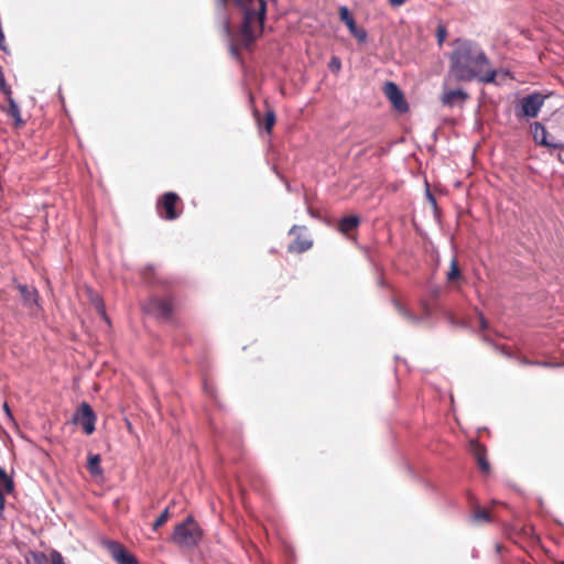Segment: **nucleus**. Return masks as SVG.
Segmentation results:
<instances>
[{
	"mask_svg": "<svg viewBox=\"0 0 564 564\" xmlns=\"http://www.w3.org/2000/svg\"><path fill=\"white\" fill-rule=\"evenodd\" d=\"M394 306L398 313L409 323L416 325L420 323V317L413 314L410 310H408L402 303L399 301H394Z\"/></svg>",
	"mask_w": 564,
	"mask_h": 564,
	"instance_id": "obj_20",
	"label": "nucleus"
},
{
	"mask_svg": "<svg viewBox=\"0 0 564 564\" xmlns=\"http://www.w3.org/2000/svg\"><path fill=\"white\" fill-rule=\"evenodd\" d=\"M14 484L12 478L7 474V471L0 467V510L4 508L6 494H11L13 491Z\"/></svg>",
	"mask_w": 564,
	"mask_h": 564,
	"instance_id": "obj_15",
	"label": "nucleus"
},
{
	"mask_svg": "<svg viewBox=\"0 0 564 564\" xmlns=\"http://www.w3.org/2000/svg\"><path fill=\"white\" fill-rule=\"evenodd\" d=\"M474 519L476 521L490 522L491 521V516H490V512L487 509L477 508L475 513H474Z\"/></svg>",
	"mask_w": 564,
	"mask_h": 564,
	"instance_id": "obj_25",
	"label": "nucleus"
},
{
	"mask_svg": "<svg viewBox=\"0 0 564 564\" xmlns=\"http://www.w3.org/2000/svg\"><path fill=\"white\" fill-rule=\"evenodd\" d=\"M383 91L392 106L400 112H406L409 105L404 98L402 90L393 82H387L383 86Z\"/></svg>",
	"mask_w": 564,
	"mask_h": 564,
	"instance_id": "obj_10",
	"label": "nucleus"
},
{
	"mask_svg": "<svg viewBox=\"0 0 564 564\" xmlns=\"http://www.w3.org/2000/svg\"><path fill=\"white\" fill-rule=\"evenodd\" d=\"M449 54L448 75L458 82L495 83L497 72L484 50L474 41L457 39Z\"/></svg>",
	"mask_w": 564,
	"mask_h": 564,
	"instance_id": "obj_2",
	"label": "nucleus"
},
{
	"mask_svg": "<svg viewBox=\"0 0 564 564\" xmlns=\"http://www.w3.org/2000/svg\"><path fill=\"white\" fill-rule=\"evenodd\" d=\"M275 121H276V117H275L274 109L271 107H268L265 115H264V120H263V126L268 133L272 132Z\"/></svg>",
	"mask_w": 564,
	"mask_h": 564,
	"instance_id": "obj_22",
	"label": "nucleus"
},
{
	"mask_svg": "<svg viewBox=\"0 0 564 564\" xmlns=\"http://www.w3.org/2000/svg\"><path fill=\"white\" fill-rule=\"evenodd\" d=\"M310 214H311L312 216H314V217H316V216H317V215H316V213H314V212H313V210H311V209H310Z\"/></svg>",
	"mask_w": 564,
	"mask_h": 564,
	"instance_id": "obj_34",
	"label": "nucleus"
},
{
	"mask_svg": "<svg viewBox=\"0 0 564 564\" xmlns=\"http://www.w3.org/2000/svg\"><path fill=\"white\" fill-rule=\"evenodd\" d=\"M447 36V30L443 24H438L437 31H436V39L440 46L443 45L445 39Z\"/></svg>",
	"mask_w": 564,
	"mask_h": 564,
	"instance_id": "obj_26",
	"label": "nucleus"
},
{
	"mask_svg": "<svg viewBox=\"0 0 564 564\" xmlns=\"http://www.w3.org/2000/svg\"><path fill=\"white\" fill-rule=\"evenodd\" d=\"M0 90L6 95L12 94L11 87L7 84L2 69L0 68Z\"/></svg>",
	"mask_w": 564,
	"mask_h": 564,
	"instance_id": "obj_27",
	"label": "nucleus"
},
{
	"mask_svg": "<svg viewBox=\"0 0 564 564\" xmlns=\"http://www.w3.org/2000/svg\"><path fill=\"white\" fill-rule=\"evenodd\" d=\"M170 519V507L165 508L164 511L159 516V518L154 521L152 529L156 531L163 524H165Z\"/></svg>",
	"mask_w": 564,
	"mask_h": 564,
	"instance_id": "obj_24",
	"label": "nucleus"
},
{
	"mask_svg": "<svg viewBox=\"0 0 564 564\" xmlns=\"http://www.w3.org/2000/svg\"><path fill=\"white\" fill-rule=\"evenodd\" d=\"M532 133L534 141L543 147L552 148V149H563L564 144L561 142H550V140H546V129L545 127L540 122H534L532 124Z\"/></svg>",
	"mask_w": 564,
	"mask_h": 564,
	"instance_id": "obj_13",
	"label": "nucleus"
},
{
	"mask_svg": "<svg viewBox=\"0 0 564 564\" xmlns=\"http://www.w3.org/2000/svg\"><path fill=\"white\" fill-rule=\"evenodd\" d=\"M341 66L340 59L338 57H333L329 63V67L332 70H339Z\"/></svg>",
	"mask_w": 564,
	"mask_h": 564,
	"instance_id": "obj_28",
	"label": "nucleus"
},
{
	"mask_svg": "<svg viewBox=\"0 0 564 564\" xmlns=\"http://www.w3.org/2000/svg\"><path fill=\"white\" fill-rule=\"evenodd\" d=\"M360 224V218L358 216H346L340 219L338 224V230L348 235L349 232L356 230Z\"/></svg>",
	"mask_w": 564,
	"mask_h": 564,
	"instance_id": "obj_17",
	"label": "nucleus"
},
{
	"mask_svg": "<svg viewBox=\"0 0 564 564\" xmlns=\"http://www.w3.org/2000/svg\"><path fill=\"white\" fill-rule=\"evenodd\" d=\"M546 140H550V142H556L553 138L550 139L549 133H546Z\"/></svg>",
	"mask_w": 564,
	"mask_h": 564,
	"instance_id": "obj_33",
	"label": "nucleus"
},
{
	"mask_svg": "<svg viewBox=\"0 0 564 564\" xmlns=\"http://www.w3.org/2000/svg\"><path fill=\"white\" fill-rule=\"evenodd\" d=\"M288 235L293 237L288 246L289 253H304L312 249L314 245L306 226L294 225L290 228Z\"/></svg>",
	"mask_w": 564,
	"mask_h": 564,
	"instance_id": "obj_5",
	"label": "nucleus"
},
{
	"mask_svg": "<svg viewBox=\"0 0 564 564\" xmlns=\"http://www.w3.org/2000/svg\"><path fill=\"white\" fill-rule=\"evenodd\" d=\"M88 470L93 474V475H99L101 474V469H100V457L99 455H91L89 458H88Z\"/></svg>",
	"mask_w": 564,
	"mask_h": 564,
	"instance_id": "obj_23",
	"label": "nucleus"
},
{
	"mask_svg": "<svg viewBox=\"0 0 564 564\" xmlns=\"http://www.w3.org/2000/svg\"><path fill=\"white\" fill-rule=\"evenodd\" d=\"M339 19L341 22H344L350 34L355 36L359 42H365L367 39V33L364 29H359L356 24L355 19L350 14L347 7L343 6L339 8Z\"/></svg>",
	"mask_w": 564,
	"mask_h": 564,
	"instance_id": "obj_11",
	"label": "nucleus"
},
{
	"mask_svg": "<svg viewBox=\"0 0 564 564\" xmlns=\"http://www.w3.org/2000/svg\"><path fill=\"white\" fill-rule=\"evenodd\" d=\"M96 420L97 416L87 402L80 403L73 416V423L80 425L87 435L95 432Z\"/></svg>",
	"mask_w": 564,
	"mask_h": 564,
	"instance_id": "obj_6",
	"label": "nucleus"
},
{
	"mask_svg": "<svg viewBox=\"0 0 564 564\" xmlns=\"http://www.w3.org/2000/svg\"><path fill=\"white\" fill-rule=\"evenodd\" d=\"M144 310L159 318L170 319L173 314V302L171 297H152L145 303Z\"/></svg>",
	"mask_w": 564,
	"mask_h": 564,
	"instance_id": "obj_8",
	"label": "nucleus"
},
{
	"mask_svg": "<svg viewBox=\"0 0 564 564\" xmlns=\"http://www.w3.org/2000/svg\"><path fill=\"white\" fill-rule=\"evenodd\" d=\"M556 564H564V562H557Z\"/></svg>",
	"mask_w": 564,
	"mask_h": 564,
	"instance_id": "obj_35",
	"label": "nucleus"
},
{
	"mask_svg": "<svg viewBox=\"0 0 564 564\" xmlns=\"http://www.w3.org/2000/svg\"><path fill=\"white\" fill-rule=\"evenodd\" d=\"M8 97V107L3 110L7 112L8 116L14 119V126L21 127L24 124V121L21 118V111L17 102L13 100V98L10 96Z\"/></svg>",
	"mask_w": 564,
	"mask_h": 564,
	"instance_id": "obj_18",
	"label": "nucleus"
},
{
	"mask_svg": "<svg viewBox=\"0 0 564 564\" xmlns=\"http://www.w3.org/2000/svg\"><path fill=\"white\" fill-rule=\"evenodd\" d=\"M405 2H406V0H389V3L392 7H400V6L404 4Z\"/></svg>",
	"mask_w": 564,
	"mask_h": 564,
	"instance_id": "obj_30",
	"label": "nucleus"
},
{
	"mask_svg": "<svg viewBox=\"0 0 564 564\" xmlns=\"http://www.w3.org/2000/svg\"><path fill=\"white\" fill-rule=\"evenodd\" d=\"M478 317H479V325H480L481 330L487 329L488 328V322L485 318V316L482 315V313H479Z\"/></svg>",
	"mask_w": 564,
	"mask_h": 564,
	"instance_id": "obj_29",
	"label": "nucleus"
},
{
	"mask_svg": "<svg viewBox=\"0 0 564 564\" xmlns=\"http://www.w3.org/2000/svg\"><path fill=\"white\" fill-rule=\"evenodd\" d=\"M108 549L118 564H139L137 557L118 542H110Z\"/></svg>",
	"mask_w": 564,
	"mask_h": 564,
	"instance_id": "obj_12",
	"label": "nucleus"
},
{
	"mask_svg": "<svg viewBox=\"0 0 564 564\" xmlns=\"http://www.w3.org/2000/svg\"><path fill=\"white\" fill-rule=\"evenodd\" d=\"M462 279V271L458 265L457 258H453L449 264V270L446 274V280L448 283H455L456 281Z\"/></svg>",
	"mask_w": 564,
	"mask_h": 564,
	"instance_id": "obj_21",
	"label": "nucleus"
},
{
	"mask_svg": "<svg viewBox=\"0 0 564 564\" xmlns=\"http://www.w3.org/2000/svg\"><path fill=\"white\" fill-rule=\"evenodd\" d=\"M156 212L165 220H175L183 213V202L174 192L164 193L156 200Z\"/></svg>",
	"mask_w": 564,
	"mask_h": 564,
	"instance_id": "obj_4",
	"label": "nucleus"
},
{
	"mask_svg": "<svg viewBox=\"0 0 564 564\" xmlns=\"http://www.w3.org/2000/svg\"><path fill=\"white\" fill-rule=\"evenodd\" d=\"M545 100V96L539 93H534L523 97L520 102V112H517V116L535 118L541 110Z\"/></svg>",
	"mask_w": 564,
	"mask_h": 564,
	"instance_id": "obj_9",
	"label": "nucleus"
},
{
	"mask_svg": "<svg viewBox=\"0 0 564 564\" xmlns=\"http://www.w3.org/2000/svg\"><path fill=\"white\" fill-rule=\"evenodd\" d=\"M557 159L560 162L564 163V153H558Z\"/></svg>",
	"mask_w": 564,
	"mask_h": 564,
	"instance_id": "obj_31",
	"label": "nucleus"
},
{
	"mask_svg": "<svg viewBox=\"0 0 564 564\" xmlns=\"http://www.w3.org/2000/svg\"><path fill=\"white\" fill-rule=\"evenodd\" d=\"M34 564H65L62 554L58 551H52L47 558L43 553L34 555Z\"/></svg>",
	"mask_w": 564,
	"mask_h": 564,
	"instance_id": "obj_19",
	"label": "nucleus"
},
{
	"mask_svg": "<svg viewBox=\"0 0 564 564\" xmlns=\"http://www.w3.org/2000/svg\"><path fill=\"white\" fill-rule=\"evenodd\" d=\"M454 77L447 74L443 83V91L440 99L442 104L446 107L463 105L468 99V94L465 90L460 88H451V83Z\"/></svg>",
	"mask_w": 564,
	"mask_h": 564,
	"instance_id": "obj_7",
	"label": "nucleus"
},
{
	"mask_svg": "<svg viewBox=\"0 0 564 564\" xmlns=\"http://www.w3.org/2000/svg\"><path fill=\"white\" fill-rule=\"evenodd\" d=\"M546 140H550V142H556L553 138L550 139L549 133H546Z\"/></svg>",
	"mask_w": 564,
	"mask_h": 564,
	"instance_id": "obj_32",
	"label": "nucleus"
},
{
	"mask_svg": "<svg viewBox=\"0 0 564 564\" xmlns=\"http://www.w3.org/2000/svg\"><path fill=\"white\" fill-rule=\"evenodd\" d=\"M203 538V531L192 516L174 527L171 541L182 549L196 546Z\"/></svg>",
	"mask_w": 564,
	"mask_h": 564,
	"instance_id": "obj_3",
	"label": "nucleus"
},
{
	"mask_svg": "<svg viewBox=\"0 0 564 564\" xmlns=\"http://www.w3.org/2000/svg\"><path fill=\"white\" fill-rule=\"evenodd\" d=\"M18 290L23 300L24 305L32 307L33 305L37 306L39 302V292L35 288L28 286L25 284H18Z\"/></svg>",
	"mask_w": 564,
	"mask_h": 564,
	"instance_id": "obj_16",
	"label": "nucleus"
},
{
	"mask_svg": "<svg viewBox=\"0 0 564 564\" xmlns=\"http://www.w3.org/2000/svg\"><path fill=\"white\" fill-rule=\"evenodd\" d=\"M215 9L223 31L230 39V53L238 57L263 33L267 15L264 0H216Z\"/></svg>",
	"mask_w": 564,
	"mask_h": 564,
	"instance_id": "obj_1",
	"label": "nucleus"
},
{
	"mask_svg": "<svg viewBox=\"0 0 564 564\" xmlns=\"http://www.w3.org/2000/svg\"><path fill=\"white\" fill-rule=\"evenodd\" d=\"M470 447H471V452L477 460V464H478V467L479 469L484 473V474H489L490 471V465L486 458L487 456V448L481 445L480 443L478 442H471L470 443Z\"/></svg>",
	"mask_w": 564,
	"mask_h": 564,
	"instance_id": "obj_14",
	"label": "nucleus"
}]
</instances>
